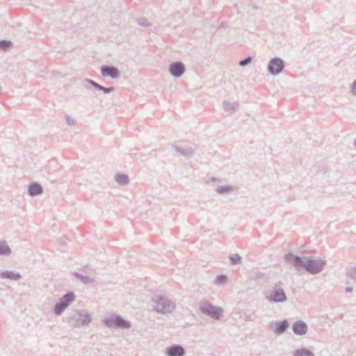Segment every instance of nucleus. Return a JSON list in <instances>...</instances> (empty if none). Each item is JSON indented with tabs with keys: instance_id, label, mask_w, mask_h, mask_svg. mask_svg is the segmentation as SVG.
Instances as JSON below:
<instances>
[{
	"instance_id": "f257e3e1",
	"label": "nucleus",
	"mask_w": 356,
	"mask_h": 356,
	"mask_svg": "<svg viewBox=\"0 0 356 356\" xmlns=\"http://www.w3.org/2000/svg\"><path fill=\"white\" fill-rule=\"evenodd\" d=\"M284 259L288 263L293 264L298 270L303 268L312 275L321 273L326 264L325 260L313 259L309 257H300L292 253H287L284 256Z\"/></svg>"
},
{
	"instance_id": "f03ea898",
	"label": "nucleus",
	"mask_w": 356,
	"mask_h": 356,
	"mask_svg": "<svg viewBox=\"0 0 356 356\" xmlns=\"http://www.w3.org/2000/svg\"><path fill=\"white\" fill-rule=\"evenodd\" d=\"M90 315L84 310H73L67 316V322L73 327H83L91 322Z\"/></svg>"
},
{
	"instance_id": "7ed1b4c3",
	"label": "nucleus",
	"mask_w": 356,
	"mask_h": 356,
	"mask_svg": "<svg viewBox=\"0 0 356 356\" xmlns=\"http://www.w3.org/2000/svg\"><path fill=\"white\" fill-rule=\"evenodd\" d=\"M199 310L202 314L216 321H219L223 314V309L221 307L213 305L208 301L200 302Z\"/></svg>"
},
{
	"instance_id": "20e7f679",
	"label": "nucleus",
	"mask_w": 356,
	"mask_h": 356,
	"mask_svg": "<svg viewBox=\"0 0 356 356\" xmlns=\"http://www.w3.org/2000/svg\"><path fill=\"white\" fill-rule=\"evenodd\" d=\"M103 323L107 327L112 329H129L131 326L129 321L118 314H112L108 318L103 319Z\"/></svg>"
},
{
	"instance_id": "39448f33",
	"label": "nucleus",
	"mask_w": 356,
	"mask_h": 356,
	"mask_svg": "<svg viewBox=\"0 0 356 356\" xmlns=\"http://www.w3.org/2000/svg\"><path fill=\"white\" fill-rule=\"evenodd\" d=\"M282 285V282H278L273 286L272 290L269 291V294L266 296L269 302L280 303L287 300V296Z\"/></svg>"
},
{
	"instance_id": "423d86ee",
	"label": "nucleus",
	"mask_w": 356,
	"mask_h": 356,
	"mask_svg": "<svg viewBox=\"0 0 356 356\" xmlns=\"http://www.w3.org/2000/svg\"><path fill=\"white\" fill-rule=\"evenodd\" d=\"M176 308L175 303L163 295H157V314L164 315L171 314Z\"/></svg>"
},
{
	"instance_id": "0eeeda50",
	"label": "nucleus",
	"mask_w": 356,
	"mask_h": 356,
	"mask_svg": "<svg viewBox=\"0 0 356 356\" xmlns=\"http://www.w3.org/2000/svg\"><path fill=\"white\" fill-rule=\"evenodd\" d=\"M284 66V62L282 58L275 57L268 62L267 70L271 75L276 76L283 72Z\"/></svg>"
},
{
	"instance_id": "6e6552de",
	"label": "nucleus",
	"mask_w": 356,
	"mask_h": 356,
	"mask_svg": "<svg viewBox=\"0 0 356 356\" xmlns=\"http://www.w3.org/2000/svg\"><path fill=\"white\" fill-rule=\"evenodd\" d=\"M185 65L181 61L173 62L169 66V72L174 77H181L185 72Z\"/></svg>"
},
{
	"instance_id": "1a4fd4ad",
	"label": "nucleus",
	"mask_w": 356,
	"mask_h": 356,
	"mask_svg": "<svg viewBox=\"0 0 356 356\" xmlns=\"http://www.w3.org/2000/svg\"><path fill=\"white\" fill-rule=\"evenodd\" d=\"M101 73L103 76L111 77L113 79L119 78L120 75V71L117 67L106 65L101 67Z\"/></svg>"
},
{
	"instance_id": "9d476101",
	"label": "nucleus",
	"mask_w": 356,
	"mask_h": 356,
	"mask_svg": "<svg viewBox=\"0 0 356 356\" xmlns=\"http://www.w3.org/2000/svg\"><path fill=\"white\" fill-rule=\"evenodd\" d=\"M172 148L177 154L186 157H191L195 153V149L186 145H174Z\"/></svg>"
},
{
	"instance_id": "9b49d317",
	"label": "nucleus",
	"mask_w": 356,
	"mask_h": 356,
	"mask_svg": "<svg viewBox=\"0 0 356 356\" xmlns=\"http://www.w3.org/2000/svg\"><path fill=\"white\" fill-rule=\"evenodd\" d=\"M165 353L167 356H184L186 351L181 345L173 344L165 348Z\"/></svg>"
},
{
	"instance_id": "f8f14e48",
	"label": "nucleus",
	"mask_w": 356,
	"mask_h": 356,
	"mask_svg": "<svg viewBox=\"0 0 356 356\" xmlns=\"http://www.w3.org/2000/svg\"><path fill=\"white\" fill-rule=\"evenodd\" d=\"M292 330L295 334L302 336L307 332V325L303 321H297L293 324Z\"/></svg>"
},
{
	"instance_id": "ddd939ff",
	"label": "nucleus",
	"mask_w": 356,
	"mask_h": 356,
	"mask_svg": "<svg viewBox=\"0 0 356 356\" xmlns=\"http://www.w3.org/2000/svg\"><path fill=\"white\" fill-rule=\"evenodd\" d=\"M43 193L42 186L38 182H31L28 187V193L30 196L35 197Z\"/></svg>"
},
{
	"instance_id": "4468645a",
	"label": "nucleus",
	"mask_w": 356,
	"mask_h": 356,
	"mask_svg": "<svg viewBox=\"0 0 356 356\" xmlns=\"http://www.w3.org/2000/svg\"><path fill=\"white\" fill-rule=\"evenodd\" d=\"M0 278L13 281H18L22 278V275L20 273L17 272L5 270L0 273Z\"/></svg>"
},
{
	"instance_id": "2eb2a0df",
	"label": "nucleus",
	"mask_w": 356,
	"mask_h": 356,
	"mask_svg": "<svg viewBox=\"0 0 356 356\" xmlns=\"http://www.w3.org/2000/svg\"><path fill=\"white\" fill-rule=\"evenodd\" d=\"M289 326V324L288 321L286 319H284L275 323V327L273 332L276 335H281L286 332Z\"/></svg>"
},
{
	"instance_id": "dca6fc26",
	"label": "nucleus",
	"mask_w": 356,
	"mask_h": 356,
	"mask_svg": "<svg viewBox=\"0 0 356 356\" xmlns=\"http://www.w3.org/2000/svg\"><path fill=\"white\" fill-rule=\"evenodd\" d=\"M75 300V295L72 291H68L62 298L59 299L60 303H63L67 308Z\"/></svg>"
},
{
	"instance_id": "f3484780",
	"label": "nucleus",
	"mask_w": 356,
	"mask_h": 356,
	"mask_svg": "<svg viewBox=\"0 0 356 356\" xmlns=\"http://www.w3.org/2000/svg\"><path fill=\"white\" fill-rule=\"evenodd\" d=\"M11 252V249L5 241H0V256H8Z\"/></svg>"
},
{
	"instance_id": "a211bd4d",
	"label": "nucleus",
	"mask_w": 356,
	"mask_h": 356,
	"mask_svg": "<svg viewBox=\"0 0 356 356\" xmlns=\"http://www.w3.org/2000/svg\"><path fill=\"white\" fill-rule=\"evenodd\" d=\"M73 275L76 278L79 279L84 284H90L93 282V280L92 278H90L89 276L83 275L76 272H74L73 273Z\"/></svg>"
},
{
	"instance_id": "6ab92c4d",
	"label": "nucleus",
	"mask_w": 356,
	"mask_h": 356,
	"mask_svg": "<svg viewBox=\"0 0 356 356\" xmlns=\"http://www.w3.org/2000/svg\"><path fill=\"white\" fill-rule=\"evenodd\" d=\"M293 356H314V353L305 348L297 349L293 352Z\"/></svg>"
},
{
	"instance_id": "aec40b11",
	"label": "nucleus",
	"mask_w": 356,
	"mask_h": 356,
	"mask_svg": "<svg viewBox=\"0 0 356 356\" xmlns=\"http://www.w3.org/2000/svg\"><path fill=\"white\" fill-rule=\"evenodd\" d=\"M115 181L120 185H126L129 183V177L124 174L117 173L115 175Z\"/></svg>"
},
{
	"instance_id": "412c9836",
	"label": "nucleus",
	"mask_w": 356,
	"mask_h": 356,
	"mask_svg": "<svg viewBox=\"0 0 356 356\" xmlns=\"http://www.w3.org/2000/svg\"><path fill=\"white\" fill-rule=\"evenodd\" d=\"M67 309V307L65 306L63 303H60V302H58L55 304L53 308V312L56 316L61 315L63 312Z\"/></svg>"
},
{
	"instance_id": "4be33fe9",
	"label": "nucleus",
	"mask_w": 356,
	"mask_h": 356,
	"mask_svg": "<svg viewBox=\"0 0 356 356\" xmlns=\"http://www.w3.org/2000/svg\"><path fill=\"white\" fill-rule=\"evenodd\" d=\"M234 188L232 186L225 185L221 186L216 188V192L218 194L222 195L225 193H229L234 191Z\"/></svg>"
},
{
	"instance_id": "5701e85b",
	"label": "nucleus",
	"mask_w": 356,
	"mask_h": 356,
	"mask_svg": "<svg viewBox=\"0 0 356 356\" xmlns=\"http://www.w3.org/2000/svg\"><path fill=\"white\" fill-rule=\"evenodd\" d=\"M13 43L8 40H0V50L6 51L12 46Z\"/></svg>"
},
{
	"instance_id": "b1692460",
	"label": "nucleus",
	"mask_w": 356,
	"mask_h": 356,
	"mask_svg": "<svg viewBox=\"0 0 356 356\" xmlns=\"http://www.w3.org/2000/svg\"><path fill=\"white\" fill-rule=\"evenodd\" d=\"M222 106L225 111H232L234 110L236 107L238 106V104L236 102H229L225 101L222 103Z\"/></svg>"
},
{
	"instance_id": "393cba45",
	"label": "nucleus",
	"mask_w": 356,
	"mask_h": 356,
	"mask_svg": "<svg viewBox=\"0 0 356 356\" xmlns=\"http://www.w3.org/2000/svg\"><path fill=\"white\" fill-rule=\"evenodd\" d=\"M229 261L232 265H237L241 263V257L238 254H234L229 256Z\"/></svg>"
},
{
	"instance_id": "a878e982",
	"label": "nucleus",
	"mask_w": 356,
	"mask_h": 356,
	"mask_svg": "<svg viewBox=\"0 0 356 356\" xmlns=\"http://www.w3.org/2000/svg\"><path fill=\"white\" fill-rule=\"evenodd\" d=\"M227 277L225 275H220L216 277V282L219 284H222L226 282Z\"/></svg>"
},
{
	"instance_id": "bb28decb",
	"label": "nucleus",
	"mask_w": 356,
	"mask_h": 356,
	"mask_svg": "<svg viewBox=\"0 0 356 356\" xmlns=\"http://www.w3.org/2000/svg\"><path fill=\"white\" fill-rule=\"evenodd\" d=\"M86 81L98 90H100L102 89V86H101L100 84L97 83L92 79H86Z\"/></svg>"
},
{
	"instance_id": "cd10ccee",
	"label": "nucleus",
	"mask_w": 356,
	"mask_h": 356,
	"mask_svg": "<svg viewBox=\"0 0 356 356\" xmlns=\"http://www.w3.org/2000/svg\"><path fill=\"white\" fill-rule=\"evenodd\" d=\"M252 58L251 56H248L245 58L239 61V65L241 67H245L250 64L252 62Z\"/></svg>"
},
{
	"instance_id": "c85d7f7f",
	"label": "nucleus",
	"mask_w": 356,
	"mask_h": 356,
	"mask_svg": "<svg viewBox=\"0 0 356 356\" xmlns=\"http://www.w3.org/2000/svg\"><path fill=\"white\" fill-rule=\"evenodd\" d=\"M347 276L356 282V266L351 268V269L347 273Z\"/></svg>"
},
{
	"instance_id": "c756f323",
	"label": "nucleus",
	"mask_w": 356,
	"mask_h": 356,
	"mask_svg": "<svg viewBox=\"0 0 356 356\" xmlns=\"http://www.w3.org/2000/svg\"><path fill=\"white\" fill-rule=\"evenodd\" d=\"M137 22L138 25L141 26H149V24L148 23L147 20L145 18H138L137 19Z\"/></svg>"
},
{
	"instance_id": "7c9ffc66",
	"label": "nucleus",
	"mask_w": 356,
	"mask_h": 356,
	"mask_svg": "<svg viewBox=\"0 0 356 356\" xmlns=\"http://www.w3.org/2000/svg\"><path fill=\"white\" fill-rule=\"evenodd\" d=\"M100 90L102 91L105 94H108V93L113 92L114 90V88L113 87L106 88V87L102 86V89Z\"/></svg>"
},
{
	"instance_id": "2f4dec72",
	"label": "nucleus",
	"mask_w": 356,
	"mask_h": 356,
	"mask_svg": "<svg viewBox=\"0 0 356 356\" xmlns=\"http://www.w3.org/2000/svg\"><path fill=\"white\" fill-rule=\"evenodd\" d=\"M66 122L67 124L70 126H73L75 124V120L70 116H66Z\"/></svg>"
},
{
	"instance_id": "473e14b6",
	"label": "nucleus",
	"mask_w": 356,
	"mask_h": 356,
	"mask_svg": "<svg viewBox=\"0 0 356 356\" xmlns=\"http://www.w3.org/2000/svg\"><path fill=\"white\" fill-rule=\"evenodd\" d=\"M352 93L353 95H356V81L353 83Z\"/></svg>"
},
{
	"instance_id": "72a5a7b5",
	"label": "nucleus",
	"mask_w": 356,
	"mask_h": 356,
	"mask_svg": "<svg viewBox=\"0 0 356 356\" xmlns=\"http://www.w3.org/2000/svg\"><path fill=\"white\" fill-rule=\"evenodd\" d=\"M346 291L347 293H350V292H352V291H353V288H352L351 286H347V287L346 288Z\"/></svg>"
},
{
	"instance_id": "f704fd0d",
	"label": "nucleus",
	"mask_w": 356,
	"mask_h": 356,
	"mask_svg": "<svg viewBox=\"0 0 356 356\" xmlns=\"http://www.w3.org/2000/svg\"><path fill=\"white\" fill-rule=\"evenodd\" d=\"M152 308H153V310H156V306L155 305H152Z\"/></svg>"
},
{
	"instance_id": "c9c22d12",
	"label": "nucleus",
	"mask_w": 356,
	"mask_h": 356,
	"mask_svg": "<svg viewBox=\"0 0 356 356\" xmlns=\"http://www.w3.org/2000/svg\"><path fill=\"white\" fill-rule=\"evenodd\" d=\"M152 300L153 302H156V300H155V298L154 297L152 298Z\"/></svg>"
},
{
	"instance_id": "e433bc0d",
	"label": "nucleus",
	"mask_w": 356,
	"mask_h": 356,
	"mask_svg": "<svg viewBox=\"0 0 356 356\" xmlns=\"http://www.w3.org/2000/svg\"><path fill=\"white\" fill-rule=\"evenodd\" d=\"M354 145H355V146H356V139L354 141Z\"/></svg>"
}]
</instances>
